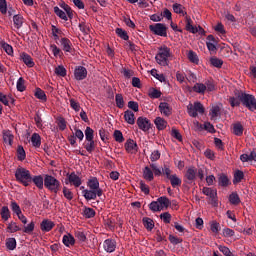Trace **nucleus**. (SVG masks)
<instances>
[{
    "label": "nucleus",
    "instance_id": "1",
    "mask_svg": "<svg viewBox=\"0 0 256 256\" xmlns=\"http://www.w3.org/2000/svg\"><path fill=\"white\" fill-rule=\"evenodd\" d=\"M88 189L82 191V195L86 201H95L97 197L103 196V189L99 186V179L92 177L87 181Z\"/></svg>",
    "mask_w": 256,
    "mask_h": 256
},
{
    "label": "nucleus",
    "instance_id": "2",
    "mask_svg": "<svg viewBox=\"0 0 256 256\" xmlns=\"http://www.w3.org/2000/svg\"><path fill=\"white\" fill-rule=\"evenodd\" d=\"M171 57V48L167 46H161L158 49V53L156 54V62L158 65L162 67H167L169 65V58Z\"/></svg>",
    "mask_w": 256,
    "mask_h": 256
},
{
    "label": "nucleus",
    "instance_id": "3",
    "mask_svg": "<svg viewBox=\"0 0 256 256\" xmlns=\"http://www.w3.org/2000/svg\"><path fill=\"white\" fill-rule=\"evenodd\" d=\"M44 187L51 193H59L61 191V181L52 175L46 174L44 176Z\"/></svg>",
    "mask_w": 256,
    "mask_h": 256
},
{
    "label": "nucleus",
    "instance_id": "4",
    "mask_svg": "<svg viewBox=\"0 0 256 256\" xmlns=\"http://www.w3.org/2000/svg\"><path fill=\"white\" fill-rule=\"evenodd\" d=\"M169 205H171V200L165 196H161L157 199V201H152L149 204L150 211L157 213L159 211H163L164 209H168Z\"/></svg>",
    "mask_w": 256,
    "mask_h": 256
},
{
    "label": "nucleus",
    "instance_id": "5",
    "mask_svg": "<svg viewBox=\"0 0 256 256\" xmlns=\"http://www.w3.org/2000/svg\"><path fill=\"white\" fill-rule=\"evenodd\" d=\"M173 11L174 13H177L178 15H182L185 17V29L186 31H189V33H193V20L187 15V12H185L183 9V5L175 3L173 4Z\"/></svg>",
    "mask_w": 256,
    "mask_h": 256
},
{
    "label": "nucleus",
    "instance_id": "6",
    "mask_svg": "<svg viewBox=\"0 0 256 256\" xmlns=\"http://www.w3.org/2000/svg\"><path fill=\"white\" fill-rule=\"evenodd\" d=\"M16 180L19 183H22L24 187H29V183H31V172L25 168H18L15 172Z\"/></svg>",
    "mask_w": 256,
    "mask_h": 256
},
{
    "label": "nucleus",
    "instance_id": "7",
    "mask_svg": "<svg viewBox=\"0 0 256 256\" xmlns=\"http://www.w3.org/2000/svg\"><path fill=\"white\" fill-rule=\"evenodd\" d=\"M240 101L249 111H256V98L252 94L241 91Z\"/></svg>",
    "mask_w": 256,
    "mask_h": 256
},
{
    "label": "nucleus",
    "instance_id": "8",
    "mask_svg": "<svg viewBox=\"0 0 256 256\" xmlns=\"http://www.w3.org/2000/svg\"><path fill=\"white\" fill-rule=\"evenodd\" d=\"M149 29L153 35L158 37H167V25L164 23H156L149 26Z\"/></svg>",
    "mask_w": 256,
    "mask_h": 256
},
{
    "label": "nucleus",
    "instance_id": "9",
    "mask_svg": "<svg viewBox=\"0 0 256 256\" xmlns=\"http://www.w3.org/2000/svg\"><path fill=\"white\" fill-rule=\"evenodd\" d=\"M65 184L72 185L73 187L77 188L83 185V180H81V177H79V175H77L75 172L67 173Z\"/></svg>",
    "mask_w": 256,
    "mask_h": 256
},
{
    "label": "nucleus",
    "instance_id": "10",
    "mask_svg": "<svg viewBox=\"0 0 256 256\" xmlns=\"http://www.w3.org/2000/svg\"><path fill=\"white\" fill-rule=\"evenodd\" d=\"M136 123H137L138 129H140L141 131H144V133H147V131L151 129V120L148 119L147 117H143V116L138 117Z\"/></svg>",
    "mask_w": 256,
    "mask_h": 256
},
{
    "label": "nucleus",
    "instance_id": "11",
    "mask_svg": "<svg viewBox=\"0 0 256 256\" xmlns=\"http://www.w3.org/2000/svg\"><path fill=\"white\" fill-rule=\"evenodd\" d=\"M126 153H129L130 155H135L139 151V146L137 145V142L133 139H128L126 143L124 144Z\"/></svg>",
    "mask_w": 256,
    "mask_h": 256
},
{
    "label": "nucleus",
    "instance_id": "12",
    "mask_svg": "<svg viewBox=\"0 0 256 256\" xmlns=\"http://www.w3.org/2000/svg\"><path fill=\"white\" fill-rule=\"evenodd\" d=\"M194 129L196 131H208V133H215V126H213L211 122H205L204 124L195 122Z\"/></svg>",
    "mask_w": 256,
    "mask_h": 256
},
{
    "label": "nucleus",
    "instance_id": "13",
    "mask_svg": "<svg viewBox=\"0 0 256 256\" xmlns=\"http://www.w3.org/2000/svg\"><path fill=\"white\" fill-rule=\"evenodd\" d=\"M74 77L76 81H83V79H87V68L83 66H78L74 70Z\"/></svg>",
    "mask_w": 256,
    "mask_h": 256
},
{
    "label": "nucleus",
    "instance_id": "14",
    "mask_svg": "<svg viewBox=\"0 0 256 256\" xmlns=\"http://www.w3.org/2000/svg\"><path fill=\"white\" fill-rule=\"evenodd\" d=\"M104 251L106 253H113L117 249V242L113 239H106L103 243Z\"/></svg>",
    "mask_w": 256,
    "mask_h": 256
},
{
    "label": "nucleus",
    "instance_id": "15",
    "mask_svg": "<svg viewBox=\"0 0 256 256\" xmlns=\"http://www.w3.org/2000/svg\"><path fill=\"white\" fill-rule=\"evenodd\" d=\"M205 115V106L199 101L193 104V117H199Z\"/></svg>",
    "mask_w": 256,
    "mask_h": 256
},
{
    "label": "nucleus",
    "instance_id": "16",
    "mask_svg": "<svg viewBox=\"0 0 256 256\" xmlns=\"http://www.w3.org/2000/svg\"><path fill=\"white\" fill-rule=\"evenodd\" d=\"M54 227H55V222L49 219H44L40 223V229L43 233H49V231H51Z\"/></svg>",
    "mask_w": 256,
    "mask_h": 256
},
{
    "label": "nucleus",
    "instance_id": "17",
    "mask_svg": "<svg viewBox=\"0 0 256 256\" xmlns=\"http://www.w3.org/2000/svg\"><path fill=\"white\" fill-rule=\"evenodd\" d=\"M202 193L210 197L212 203H217V190L209 187H203Z\"/></svg>",
    "mask_w": 256,
    "mask_h": 256
},
{
    "label": "nucleus",
    "instance_id": "18",
    "mask_svg": "<svg viewBox=\"0 0 256 256\" xmlns=\"http://www.w3.org/2000/svg\"><path fill=\"white\" fill-rule=\"evenodd\" d=\"M20 60L26 65V67H35V61H33V57L27 54L26 52H22L20 54Z\"/></svg>",
    "mask_w": 256,
    "mask_h": 256
},
{
    "label": "nucleus",
    "instance_id": "19",
    "mask_svg": "<svg viewBox=\"0 0 256 256\" xmlns=\"http://www.w3.org/2000/svg\"><path fill=\"white\" fill-rule=\"evenodd\" d=\"M61 46L63 51H65V53H73L74 49H73V43H71V40H69V38H62L60 40Z\"/></svg>",
    "mask_w": 256,
    "mask_h": 256
},
{
    "label": "nucleus",
    "instance_id": "20",
    "mask_svg": "<svg viewBox=\"0 0 256 256\" xmlns=\"http://www.w3.org/2000/svg\"><path fill=\"white\" fill-rule=\"evenodd\" d=\"M231 107H239L241 105V91L235 92V96L228 99Z\"/></svg>",
    "mask_w": 256,
    "mask_h": 256
},
{
    "label": "nucleus",
    "instance_id": "21",
    "mask_svg": "<svg viewBox=\"0 0 256 256\" xmlns=\"http://www.w3.org/2000/svg\"><path fill=\"white\" fill-rule=\"evenodd\" d=\"M0 103H3L6 107H9V103H15V98L11 94H4L3 92H0Z\"/></svg>",
    "mask_w": 256,
    "mask_h": 256
},
{
    "label": "nucleus",
    "instance_id": "22",
    "mask_svg": "<svg viewBox=\"0 0 256 256\" xmlns=\"http://www.w3.org/2000/svg\"><path fill=\"white\" fill-rule=\"evenodd\" d=\"M240 161L242 163H250L251 161H256V151L253 150L250 152V154H242L240 155Z\"/></svg>",
    "mask_w": 256,
    "mask_h": 256
},
{
    "label": "nucleus",
    "instance_id": "23",
    "mask_svg": "<svg viewBox=\"0 0 256 256\" xmlns=\"http://www.w3.org/2000/svg\"><path fill=\"white\" fill-rule=\"evenodd\" d=\"M143 178L146 180V181H153L155 179V176L153 174V169L151 168V166H146L144 169H143Z\"/></svg>",
    "mask_w": 256,
    "mask_h": 256
},
{
    "label": "nucleus",
    "instance_id": "24",
    "mask_svg": "<svg viewBox=\"0 0 256 256\" xmlns=\"http://www.w3.org/2000/svg\"><path fill=\"white\" fill-rule=\"evenodd\" d=\"M124 120L128 125H135V113L131 110H126L124 112Z\"/></svg>",
    "mask_w": 256,
    "mask_h": 256
},
{
    "label": "nucleus",
    "instance_id": "25",
    "mask_svg": "<svg viewBox=\"0 0 256 256\" xmlns=\"http://www.w3.org/2000/svg\"><path fill=\"white\" fill-rule=\"evenodd\" d=\"M160 113L165 115V117H169L171 115V106H169L166 102H161L159 105Z\"/></svg>",
    "mask_w": 256,
    "mask_h": 256
},
{
    "label": "nucleus",
    "instance_id": "26",
    "mask_svg": "<svg viewBox=\"0 0 256 256\" xmlns=\"http://www.w3.org/2000/svg\"><path fill=\"white\" fill-rule=\"evenodd\" d=\"M154 125L156 126L158 131H164V129H167V122L161 117H157L154 120Z\"/></svg>",
    "mask_w": 256,
    "mask_h": 256
},
{
    "label": "nucleus",
    "instance_id": "27",
    "mask_svg": "<svg viewBox=\"0 0 256 256\" xmlns=\"http://www.w3.org/2000/svg\"><path fill=\"white\" fill-rule=\"evenodd\" d=\"M13 23L15 29H21L23 27V23H25V18H23L21 15L17 14L13 16Z\"/></svg>",
    "mask_w": 256,
    "mask_h": 256
},
{
    "label": "nucleus",
    "instance_id": "28",
    "mask_svg": "<svg viewBox=\"0 0 256 256\" xmlns=\"http://www.w3.org/2000/svg\"><path fill=\"white\" fill-rule=\"evenodd\" d=\"M194 93H198L199 95H205V91H207V86L203 83H195L193 86Z\"/></svg>",
    "mask_w": 256,
    "mask_h": 256
},
{
    "label": "nucleus",
    "instance_id": "29",
    "mask_svg": "<svg viewBox=\"0 0 256 256\" xmlns=\"http://www.w3.org/2000/svg\"><path fill=\"white\" fill-rule=\"evenodd\" d=\"M0 215L3 221H9V219H11V211L9 210V207L3 206L0 210Z\"/></svg>",
    "mask_w": 256,
    "mask_h": 256
},
{
    "label": "nucleus",
    "instance_id": "30",
    "mask_svg": "<svg viewBox=\"0 0 256 256\" xmlns=\"http://www.w3.org/2000/svg\"><path fill=\"white\" fill-rule=\"evenodd\" d=\"M62 243H64L66 247H71L75 245V237H73V235L71 234L64 235L62 239Z\"/></svg>",
    "mask_w": 256,
    "mask_h": 256
},
{
    "label": "nucleus",
    "instance_id": "31",
    "mask_svg": "<svg viewBox=\"0 0 256 256\" xmlns=\"http://www.w3.org/2000/svg\"><path fill=\"white\" fill-rule=\"evenodd\" d=\"M243 124L241 122H236L233 124V134L236 135L237 137H241L243 135Z\"/></svg>",
    "mask_w": 256,
    "mask_h": 256
},
{
    "label": "nucleus",
    "instance_id": "32",
    "mask_svg": "<svg viewBox=\"0 0 256 256\" xmlns=\"http://www.w3.org/2000/svg\"><path fill=\"white\" fill-rule=\"evenodd\" d=\"M172 187L175 189L177 187H181L182 180L177 176V174H172V177L168 178Z\"/></svg>",
    "mask_w": 256,
    "mask_h": 256
},
{
    "label": "nucleus",
    "instance_id": "33",
    "mask_svg": "<svg viewBox=\"0 0 256 256\" xmlns=\"http://www.w3.org/2000/svg\"><path fill=\"white\" fill-rule=\"evenodd\" d=\"M31 143L33 147H35L36 149H39V147H41V136L38 133L32 134Z\"/></svg>",
    "mask_w": 256,
    "mask_h": 256
},
{
    "label": "nucleus",
    "instance_id": "34",
    "mask_svg": "<svg viewBox=\"0 0 256 256\" xmlns=\"http://www.w3.org/2000/svg\"><path fill=\"white\" fill-rule=\"evenodd\" d=\"M161 95H163V93L157 88H150L148 91V97H150V99H159Z\"/></svg>",
    "mask_w": 256,
    "mask_h": 256
},
{
    "label": "nucleus",
    "instance_id": "35",
    "mask_svg": "<svg viewBox=\"0 0 256 256\" xmlns=\"http://www.w3.org/2000/svg\"><path fill=\"white\" fill-rule=\"evenodd\" d=\"M210 65H212V67H216V69H221V67H223V60L217 58V56H213L210 58Z\"/></svg>",
    "mask_w": 256,
    "mask_h": 256
},
{
    "label": "nucleus",
    "instance_id": "36",
    "mask_svg": "<svg viewBox=\"0 0 256 256\" xmlns=\"http://www.w3.org/2000/svg\"><path fill=\"white\" fill-rule=\"evenodd\" d=\"M245 179V174L241 170H237L234 173V178H233V184L237 185L238 183H241L242 180Z\"/></svg>",
    "mask_w": 256,
    "mask_h": 256
},
{
    "label": "nucleus",
    "instance_id": "37",
    "mask_svg": "<svg viewBox=\"0 0 256 256\" xmlns=\"http://www.w3.org/2000/svg\"><path fill=\"white\" fill-rule=\"evenodd\" d=\"M31 181L34 183V185L38 189H43V182L45 180H43V176L42 175H37V176L32 177Z\"/></svg>",
    "mask_w": 256,
    "mask_h": 256
},
{
    "label": "nucleus",
    "instance_id": "38",
    "mask_svg": "<svg viewBox=\"0 0 256 256\" xmlns=\"http://www.w3.org/2000/svg\"><path fill=\"white\" fill-rule=\"evenodd\" d=\"M54 13L59 17V19H62L63 21H69V17H67V14L59 8V6L54 7Z\"/></svg>",
    "mask_w": 256,
    "mask_h": 256
},
{
    "label": "nucleus",
    "instance_id": "39",
    "mask_svg": "<svg viewBox=\"0 0 256 256\" xmlns=\"http://www.w3.org/2000/svg\"><path fill=\"white\" fill-rule=\"evenodd\" d=\"M62 193L65 199H67V201H73L75 194H73V191H71V189H69L67 186L63 187Z\"/></svg>",
    "mask_w": 256,
    "mask_h": 256
},
{
    "label": "nucleus",
    "instance_id": "40",
    "mask_svg": "<svg viewBox=\"0 0 256 256\" xmlns=\"http://www.w3.org/2000/svg\"><path fill=\"white\" fill-rule=\"evenodd\" d=\"M229 202L231 203V205H239V203H241V198L239 197V194H237V192H232L229 195Z\"/></svg>",
    "mask_w": 256,
    "mask_h": 256
},
{
    "label": "nucleus",
    "instance_id": "41",
    "mask_svg": "<svg viewBox=\"0 0 256 256\" xmlns=\"http://www.w3.org/2000/svg\"><path fill=\"white\" fill-rule=\"evenodd\" d=\"M34 97L40 101H47V94H45V91L41 90V88L35 89Z\"/></svg>",
    "mask_w": 256,
    "mask_h": 256
},
{
    "label": "nucleus",
    "instance_id": "42",
    "mask_svg": "<svg viewBox=\"0 0 256 256\" xmlns=\"http://www.w3.org/2000/svg\"><path fill=\"white\" fill-rule=\"evenodd\" d=\"M13 139H14V136L11 133V131L7 130L3 132L4 143H8V145H13Z\"/></svg>",
    "mask_w": 256,
    "mask_h": 256
},
{
    "label": "nucleus",
    "instance_id": "43",
    "mask_svg": "<svg viewBox=\"0 0 256 256\" xmlns=\"http://www.w3.org/2000/svg\"><path fill=\"white\" fill-rule=\"evenodd\" d=\"M144 227L148 230V231H152V229L155 227V223L153 222V219L149 218V217H145L142 220Z\"/></svg>",
    "mask_w": 256,
    "mask_h": 256
},
{
    "label": "nucleus",
    "instance_id": "44",
    "mask_svg": "<svg viewBox=\"0 0 256 256\" xmlns=\"http://www.w3.org/2000/svg\"><path fill=\"white\" fill-rule=\"evenodd\" d=\"M230 183L231 182L229 181V177H227V175L222 174L219 176L218 184L220 185V187H229Z\"/></svg>",
    "mask_w": 256,
    "mask_h": 256
},
{
    "label": "nucleus",
    "instance_id": "45",
    "mask_svg": "<svg viewBox=\"0 0 256 256\" xmlns=\"http://www.w3.org/2000/svg\"><path fill=\"white\" fill-rule=\"evenodd\" d=\"M205 173H207V170L205 169V167H201L198 170L193 171L194 179L195 177H198L200 181H203V179H205Z\"/></svg>",
    "mask_w": 256,
    "mask_h": 256
},
{
    "label": "nucleus",
    "instance_id": "46",
    "mask_svg": "<svg viewBox=\"0 0 256 256\" xmlns=\"http://www.w3.org/2000/svg\"><path fill=\"white\" fill-rule=\"evenodd\" d=\"M7 233H17V231H21V227L17 225L15 222H10L6 228Z\"/></svg>",
    "mask_w": 256,
    "mask_h": 256
},
{
    "label": "nucleus",
    "instance_id": "47",
    "mask_svg": "<svg viewBox=\"0 0 256 256\" xmlns=\"http://www.w3.org/2000/svg\"><path fill=\"white\" fill-rule=\"evenodd\" d=\"M23 233H26L27 235H32L33 231H35V222L31 221L28 225L23 227Z\"/></svg>",
    "mask_w": 256,
    "mask_h": 256
},
{
    "label": "nucleus",
    "instance_id": "48",
    "mask_svg": "<svg viewBox=\"0 0 256 256\" xmlns=\"http://www.w3.org/2000/svg\"><path fill=\"white\" fill-rule=\"evenodd\" d=\"M59 5L61 9L66 12V15H68L69 19H71L73 17V9L70 8L69 4L62 2Z\"/></svg>",
    "mask_w": 256,
    "mask_h": 256
},
{
    "label": "nucleus",
    "instance_id": "49",
    "mask_svg": "<svg viewBox=\"0 0 256 256\" xmlns=\"http://www.w3.org/2000/svg\"><path fill=\"white\" fill-rule=\"evenodd\" d=\"M59 5L61 9L66 12V15H68L69 19H71L73 17V9L70 8L69 4L62 2Z\"/></svg>",
    "mask_w": 256,
    "mask_h": 256
},
{
    "label": "nucleus",
    "instance_id": "50",
    "mask_svg": "<svg viewBox=\"0 0 256 256\" xmlns=\"http://www.w3.org/2000/svg\"><path fill=\"white\" fill-rule=\"evenodd\" d=\"M59 5L61 9L66 12V15H68L69 19H71L73 17V9L70 8L69 4L62 2Z\"/></svg>",
    "mask_w": 256,
    "mask_h": 256
},
{
    "label": "nucleus",
    "instance_id": "51",
    "mask_svg": "<svg viewBox=\"0 0 256 256\" xmlns=\"http://www.w3.org/2000/svg\"><path fill=\"white\" fill-rule=\"evenodd\" d=\"M115 101L116 107H118V109H123V107H125V100L123 99L122 94H116Z\"/></svg>",
    "mask_w": 256,
    "mask_h": 256
},
{
    "label": "nucleus",
    "instance_id": "52",
    "mask_svg": "<svg viewBox=\"0 0 256 256\" xmlns=\"http://www.w3.org/2000/svg\"><path fill=\"white\" fill-rule=\"evenodd\" d=\"M16 87H17V91H20V93H23V91L27 89V87L25 86V79H23V77H20L17 80Z\"/></svg>",
    "mask_w": 256,
    "mask_h": 256
},
{
    "label": "nucleus",
    "instance_id": "53",
    "mask_svg": "<svg viewBox=\"0 0 256 256\" xmlns=\"http://www.w3.org/2000/svg\"><path fill=\"white\" fill-rule=\"evenodd\" d=\"M116 34L118 37H120V39L129 41V35L127 34V31L123 30L122 28H116Z\"/></svg>",
    "mask_w": 256,
    "mask_h": 256
},
{
    "label": "nucleus",
    "instance_id": "54",
    "mask_svg": "<svg viewBox=\"0 0 256 256\" xmlns=\"http://www.w3.org/2000/svg\"><path fill=\"white\" fill-rule=\"evenodd\" d=\"M6 247L10 251H13L17 247V240L15 238H9L6 240Z\"/></svg>",
    "mask_w": 256,
    "mask_h": 256
},
{
    "label": "nucleus",
    "instance_id": "55",
    "mask_svg": "<svg viewBox=\"0 0 256 256\" xmlns=\"http://www.w3.org/2000/svg\"><path fill=\"white\" fill-rule=\"evenodd\" d=\"M185 183H193V168H189L184 176Z\"/></svg>",
    "mask_w": 256,
    "mask_h": 256
},
{
    "label": "nucleus",
    "instance_id": "56",
    "mask_svg": "<svg viewBox=\"0 0 256 256\" xmlns=\"http://www.w3.org/2000/svg\"><path fill=\"white\" fill-rule=\"evenodd\" d=\"M54 72L58 75V77H66L67 76V69H65V67L62 65L56 67Z\"/></svg>",
    "mask_w": 256,
    "mask_h": 256
},
{
    "label": "nucleus",
    "instance_id": "57",
    "mask_svg": "<svg viewBox=\"0 0 256 256\" xmlns=\"http://www.w3.org/2000/svg\"><path fill=\"white\" fill-rule=\"evenodd\" d=\"M17 157H18V161H25V158L27 157V155L25 154V149L23 148V146H18Z\"/></svg>",
    "mask_w": 256,
    "mask_h": 256
},
{
    "label": "nucleus",
    "instance_id": "58",
    "mask_svg": "<svg viewBox=\"0 0 256 256\" xmlns=\"http://www.w3.org/2000/svg\"><path fill=\"white\" fill-rule=\"evenodd\" d=\"M84 149H86L88 153H93V151H95V141L87 140V143L84 145Z\"/></svg>",
    "mask_w": 256,
    "mask_h": 256
},
{
    "label": "nucleus",
    "instance_id": "59",
    "mask_svg": "<svg viewBox=\"0 0 256 256\" xmlns=\"http://www.w3.org/2000/svg\"><path fill=\"white\" fill-rule=\"evenodd\" d=\"M57 125L60 131H65V129H67V121L63 117L57 119Z\"/></svg>",
    "mask_w": 256,
    "mask_h": 256
},
{
    "label": "nucleus",
    "instance_id": "60",
    "mask_svg": "<svg viewBox=\"0 0 256 256\" xmlns=\"http://www.w3.org/2000/svg\"><path fill=\"white\" fill-rule=\"evenodd\" d=\"M69 101L71 109L75 110L76 113H79V111H81V105L79 104V102H77L74 98H70Z\"/></svg>",
    "mask_w": 256,
    "mask_h": 256
},
{
    "label": "nucleus",
    "instance_id": "61",
    "mask_svg": "<svg viewBox=\"0 0 256 256\" xmlns=\"http://www.w3.org/2000/svg\"><path fill=\"white\" fill-rule=\"evenodd\" d=\"M114 139L115 141H117V143H123V141H125V138L123 137V132H121L120 130H115Z\"/></svg>",
    "mask_w": 256,
    "mask_h": 256
},
{
    "label": "nucleus",
    "instance_id": "62",
    "mask_svg": "<svg viewBox=\"0 0 256 256\" xmlns=\"http://www.w3.org/2000/svg\"><path fill=\"white\" fill-rule=\"evenodd\" d=\"M84 217H86V219H92V217H95V209L85 208L84 209Z\"/></svg>",
    "mask_w": 256,
    "mask_h": 256
},
{
    "label": "nucleus",
    "instance_id": "63",
    "mask_svg": "<svg viewBox=\"0 0 256 256\" xmlns=\"http://www.w3.org/2000/svg\"><path fill=\"white\" fill-rule=\"evenodd\" d=\"M210 230L212 233H219L221 231V225L217 221H213L210 224Z\"/></svg>",
    "mask_w": 256,
    "mask_h": 256
},
{
    "label": "nucleus",
    "instance_id": "64",
    "mask_svg": "<svg viewBox=\"0 0 256 256\" xmlns=\"http://www.w3.org/2000/svg\"><path fill=\"white\" fill-rule=\"evenodd\" d=\"M10 207H11V210L13 211V213H15L16 215H19L20 213H22L21 207L15 201L11 202Z\"/></svg>",
    "mask_w": 256,
    "mask_h": 256
}]
</instances>
